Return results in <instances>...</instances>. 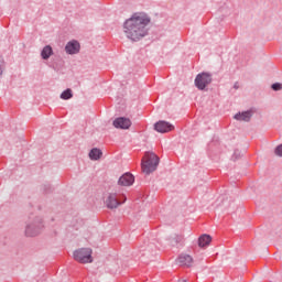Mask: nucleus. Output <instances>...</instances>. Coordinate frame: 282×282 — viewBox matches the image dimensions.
Masks as SVG:
<instances>
[{
    "mask_svg": "<svg viewBox=\"0 0 282 282\" xmlns=\"http://www.w3.org/2000/svg\"><path fill=\"white\" fill-rule=\"evenodd\" d=\"M151 20L144 13H134L130 19H128L123 24V32L127 39L131 41H140L144 39L147 34V25H149Z\"/></svg>",
    "mask_w": 282,
    "mask_h": 282,
    "instance_id": "nucleus-1",
    "label": "nucleus"
},
{
    "mask_svg": "<svg viewBox=\"0 0 282 282\" xmlns=\"http://www.w3.org/2000/svg\"><path fill=\"white\" fill-rule=\"evenodd\" d=\"M158 164H160V158L153 152H147L141 163L142 172L151 175L158 169Z\"/></svg>",
    "mask_w": 282,
    "mask_h": 282,
    "instance_id": "nucleus-2",
    "label": "nucleus"
},
{
    "mask_svg": "<svg viewBox=\"0 0 282 282\" xmlns=\"http://www.w3.org/2000/svg\"><path fill=\"white\" fill-rule=\"evenodd\" d=\"M91 248H80L74 251L73 257L78 263H94Z\"/></svg>",
    "mask_w": 282,
    "mask_h": 282,
    "instance_id": "nucleus-3",
    "label": "nucleus"
},
{
    "mask_svg": "<svg viewBox=\"0 0 282 282\" xmlns=\"http://www.w3.org/2000/svg\"><path fill=\"white\" fill-rule=\"evenodd\" d=\"M212 82H213V78L208 73L198 74L195 78V85L197 89H200V90L206 89V87H208V85H210Z\"/></svg>",
    "mask_w": 282,
    "mask_h": 282,
    "instance_id": "nucleus-4",
    "label": "nucleus"
},
{
    "mask_svg": "<svg viewBox=\"0 0 282 282\" xmlns=\"http://www.w3.org/2000/svg\"><path fill=\"white\" fill-rule=\"evenodd\" d=\"M124 202H127V197H123V200L121 202L118 199V194H108L106 197V206L110 209L118 208V206L124 204Z\"/></svg>",
    "mask_w": 282,
    "mask_h": 282,
    "instance_id": "nucleus-5",
    "label": "nucleus"
},
{
    "mask_svg": "<svg viewBox=\"0 0 282 282\" xmlns=\"http://www.w3.org/2000/svg\"><path fill=\"white\" fill-rule=\"evenodd\" d=\"M115 129H130L131 119L127 117H119L112 122Z\"/></svg>",
    "mask_w": 282,
    "mask_h": 282,
    "instance_id": "nucleus-6",
    "label": "nucleus"
},
{
    "mask_svg": "<svg viewBox=\"0 0 282 282\" xmlns=\"http://www.w3.org/2000/svg\"><path fill=\"white\" fill-rule=\"evenodd\" d=\"M154 129L158 133H169V131H173L174 127L166 121H159L155 123Z\"/></svg>",
    "mask_w": 282,
    "mask_h": 282,
    "instance_id": "nucleus-7",
    "label": "nucleus"
},
{
    "mask_svg": "<svg viewBox=\"0 0 282 282\" xmlns=\"http://www.w3.org/2000/svg\"><path fill=\"white\" fill-rule=\"evenodd\" d=\"M135 182V177L131 173L123 174L119 181V186H133V183Z\"/></svg>",
    "mask_w": 282,
    "mask_h": 282,
    "instance_id": "nucleus-8",
    "label": "nucleus"
},
{
    "mask_svg": "<svg viewBox=\"0 0 282 282\" xmlns=\"http://www.w3.org/2000/svg\"><path fill=\"white\" fill-rule=\"evenodd\" d=\"M67 54H78L80 52V44L77 41H70L65 46Z\"/></svg>",
    "mask_w": 282,
    "mask_h": 282,
    "instance_id": "nucleus-9",
    "label": "nucleus"
},
{
    "mask_svg": "<svg viewBox=\"0 0 282 282\" xmlns=\"http://www.w3.org/2000/svg\"><path fill=\"white\" fill-rule=\"evenodd\" d=\"M178 263H181V265H186L187 268H191V265H193V257L188 254H181L178 257Z\"/></svg>",
    "mask_w": 282,
    "mask_h": 282,
    "instance_id": "nucleus-10",
    "label": "nucleus"
},
{
    "mask_svg": "<svg viewBox=\"0 0 282 282\" xmlns=\"http://www.w3.org/2000/svg\"><path fill=\"white\" fill-rule=\"evenodd\" d=\"M210 241H213V238L209 235H202L198 238V246L199 248H206L207 246H210Z\"/></svg>",
    "mask_w": 282,
    "mask_h": 282,
    "instance_id": "nucleus-11",
    "label": "nucleus"
},
{
    "mask_svg": "<svg viewBox=\"0 0 282 282\" xmlns=\"http://www.w3.org/2000/svg\"><path fill=\"white\" fill-rule=\"evenodd\" d=\"M52 54H53L52 46L46 45L42 50L41 56H42V58H44V61H47V58H50L52 56Z\"/></svg>",
    "mask_w": 282,
    "mask_h": 282,
    "instance_id": "nucleus-12",
    "label": "nucleus"
},
{
    "mask_svg": "<svg viewBox=\"0 0 282 282\" xmlns=\"http://www.w3.org/2000/svg\"><path fill=\"white\" fill-rule=\"evenodd\" d=\"M89 158L90 160H100L102 158V151L95 148L89 152Z\"/></svg>",
    "mask_w": 282,
    "mask_h": 282,
    "instance_id": "nucleus-13",
    "label": "nucleus"
},
{
    "mask_svg": "<svg viewBox=\"0 0 282 282\" xmlns=\"http://www.w3.org/2000/svg\"><path fill=\"white\" fill-rule=\"evenodd\" d=\"M235 120H239L240 122H246L248 120V111L238 112L235 115Z\"/></svg>",
    "mask_w": 282,
    "mask_h": 282,
    "instance_id": "nucleus-14",
    "label": "nucleus"
},
{
    "mask_svg": "<svg viewBox=\"0 0 282 282\" xmlns=\"http://www.w3.org/2000/svg\"><path fill=\"white\" fill-rule=\"evenodd\" d=\"M74 95L72 94V89H66L61 94L62 100H69Z\"/></svg>",
    "mask_w": 282,
    "mask_h": 282,
    "instance_id": "nucleus-15",
    "label": "nucleus"
},
{
    "mask_svg": "<svg viewBox=\"0 0 282 282\" xmlns=\"http://www.w3.org/2000/svg\"><path fill=\"white\" fill-rule=\"evenodd\" d=\"M25 235L28 237H36V235H39V231H32V227H28L25 230Z\"/></svg>",
    "mask_w": 282,
    "mask_h": 282,
    "instance_id": "nucleus-16",
    "label": "nucleus"
},
{
    "mask_svg": "<svg viewBox=\"0 0 282 282\" xmlns=\"http://www.w3.org/2000/svg\"><path fill=\"white\" fill-rule=\"evenodd\" d=\"M271 87H272L273 91H281L282 84L276 83V84H273Z\"/></svg>",
    "mask_w": 282,
    "mask_h": 282,
    "instance_id": "nucleus-17",
    "label": "nucleus"
},
{
    "mask_svg": "<svg viewBox=\"0 0 282 282\" xmlns=\"http://www.w3.org/2000/svg\"><path fill=\"white\" fill-rule=\"evenodd\" d=\"M275 155H279V158H282V144H280V145L275 149Z\"/></svg>",
    "mask_w": 282,
    "mask_h": 282,
    "instance_id": "nucleus-18",
    "label": "nucleus"
},
{
    "mask_svg": "<svg viewBox=\"0 0 282 282\" xmlns=\"http://www.w3.org/2000/svg\"><path fill=\"white\" fill-rule=\"evenodd\" d=\"M178 282H188V280H180Z\"/></svg>",
    "mask_w": 282,
    "mask_h": 282,
    "instance_id": "nucleus-19",
    "label": "nucleus"
},
{
    "mask_svg": "<svg viewBox=\"0 0 282 282\" xmlns=\"http://www.w3.org/2000/svg\"><path fill=\"white\" fill-rule=\"evenodd\" d=\"M235 88H236V89H239V86L236 84V85H235Z\"/></svg>",
    "mask_w": 282,
    "mask_h": 282,
    "instance_id": "nucleus-20",
    "label": "nucleus"
}]
</instances>
